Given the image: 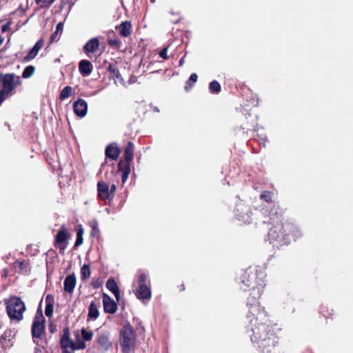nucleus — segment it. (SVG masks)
Masks as SVG:
<instances>
[{"label": "nucleus", "mask_w": 353, "mask_h": 353, "mask_svg": "<svg viewBox=\"0 0 353 353\" xmlns=\"http://www.w3.org/2000/svg\"><path fill=\"white\" fill-rule=\"evenodd\" d=\"M54 1L55 0H35L36 4L39 5L41 9L49 8Z\"/></svg>", "instance_id": "obj_34"}, {"label": "nucleus", "mask_w": 353, "mask_h": 353, "mask_svg": "<svg viewBox=\"0 0 353 353\" xmlns=\"http://www.w3.org/2000/svg\"><path fill=\"white\" fill-rule=\"evenodd\" d=\"M3 41V39L0 37V46L2 44Z\"/></svg>", "instance_id": "obj_50"}, {"label": "nucleus", "mask_w": 353, "mask_h": 353, "mask_svg": "<svg viewBox=\"0 0 353 353\" xmlns=\"http://www.w3.org/2000/svg\"><path fill=\"white\" fill-rule=\"evenodd\" d=\"M90 276V266L84 264L81 268V279L82 281L87 280Z\"/></svg>", "instance_id": "obj_33"}, {"label": "nucleus", "mask_w": 353, "mask_h": 353, "mask_svg": "<svg viewBox=\"0 0 353 353\" xmlns=\"http://www.w3.org/2000/svg\"><path fill=\"white\" fill-rule=\"evenodd\" d=\"M107 70L109 72L111 78H112L115 82L122 80L121 74L117 68V63H110Z\"/></svg>", "instance_id": "obj_27"}, {"label": "nucleus", "mask_w": 353, "mask_h": 353, "mask_svg": "<svg viewBox=\"0 0 353 353\" xmlns=\"http://www.w3.org/2000/svg\"><path fill=\"white\" fill-rule=\"evenodd\" d=\"M106 288L114 294L117 301L119 302L121 298L120 291L117 282L113 278L108 279L106 282Z\"/></svg>", "instance_id": "obj_25"}, {"label": "nucleus", "mask_w": 353, "mask_h": 353, "mask_svg": "<svg viewBox=\"0 0 353 353\" xmlns=\"http://www.w3.org/2000/svg\"><path fill=\"white\" fill-rule=\"evenodd\" d=\"M6 27L4 26L3 27V28H2V30H3V31H5V30H6Z\"/></svg>", "instance_id": "obj_52"}, {"label": "nucleus", "mask_w": 353, "mask_h": 353, "mask_svg": "<svg viewBox=\"0 0 353 353\" xmlns=\"http://www.w3.org/2000/svg\"><path fill=\"white\" fill-rule=\"evenodd\" d=\"M152 3H154L155 2V0H150Z\"/></svg>", "instance_id": "obj_53"}, {"label": "nucleus", "mask_w": 353, "mask_h": 353, "mask_svg": "<svg viewBox=\"0 0 353 353\" xmlns=\"http://www.w3.org/2000/svg\"><path fill=\"white\" fill-rule=\"evenodd\" d=\"M135 294L140 300L150 299L151 298L150 289L146 285H139Z\"/></svg>", "instance_id": "obj_22"}, {"label": "nucleus", "mask_w": 353, "mask_h": 353, "mask_svg": "<svg viewBox=\"0 0 353 353\" xmlns=\"http://www.w3.org/2000/svg\"><path fill=\"white\" fill-rule=\"evenodd\" d=\"M244 114V119L242 121L241 128L243 130L248 131H256L258 126V117L256 114L245 110Z\"/></svg>", "instance_id": "obj_10"}, {"label": "nucleus", "mask_w": 353, "mask_h": 353, "mask_svg": "<svg viewBox=\"0 0 353 353\" xmlns=\"http://www.w3.org/2000/svg\"><path fill=\"white\" fill-rule=\"evenodd\" d=\"M6 94L0 90V105L4 101Z\"/></svg>", "instance_id": "obj_47"}, {"label": "nucleus", "mask_w": 353, "mask_h": 353, "mask_svg": "<svg viewBox=\"0 0 353 353\" xmlns=\"http://www.w3.org/2000/svg\"><path fill=\"white\" fill-rule=\"evenodd\" d=\"M272 195L273 192L271 191H263L260 194V199L267 203H271L272 201Z\"/></svg>", "instance_id": "obj_38"}, {"label": "nucleus", "mask_w": 353, "mask_h": 353, "mask_svg": "<svg viewBox=\"0 0 353 353\" xmlns=\"http://www.w3.org/2000/svg\"><path fill=\"white\" fill-rule=\"evenodd\" d=\"M103 305L105 313L114 314L117 311V303L107 294H103Z\"/></svg>", "instance_id": "obj_13"}, {"label": "nucleus", "mask_w": 353, "mask_h": 353, "mask_svg": "<svg viewBox=\"0 0 353 353\" xmlns=\"http://www.w3.org/2000/svg\"><path fill=\"white\" fill-rule=\"evenodd\" d=\"M74 113L79 117L85 116L88 112V104L84 99H79L73 104Z\"/></svg>", "instance_id": "obj_18"}, {"label": "nucleus", "mask_w": 353, "mask_h": 353, "mask_svg": "<svg viewBox=\"0 0 353 353\" xmlns=\"http://www.w3.org/2000/svg\"><path fill=\"white\" fill-rule=\"evenodd\" d=\"M99 45L98 38H92L84 45L83 50L90 57V54H94L99 50Z\"/></svg>", "instance_id": "obj_20"}, {"label": "nucleus", "mask_w": 353, "mask_h": 353, "mask_svg": "<svg viewBox=\"0 0 353 353\" xmlns=\"http://www.w3.org/2000/svg\"><path fill=\"white\" fill-rule=\"evenodd\" d=\"M176 288H177V290L179 292H180L184 291L185 289V285H184L183 283H182L179 284V285H177Z\"/></svg>", "instance_id": "obj_48"}, {"label": "nucleus", "mask_w": 353, "mask_h": 353, "mask_svg": "<svg viewBox=\"0 0 353 353\" xmlns=\"http://www.w3.org/2000/svg\"><path fill=\"white\" fill-rule=\"evenodd\" d=\"M50 332H53L54 328H51V327H50Z\"/></svg>", "instance_id": "obj_55"}, {"label": "nucleus", "mask_w": 353, "mask_h": 353, "mask_svg": "<svg viewBox=\"0 0 353 353\" xmlns=\"http://www.w3.org/2000/svg\"><path fill=\"white\" fill-rule=\"evenodd\" d=\"M91 285L94 289H98L102 285V280L100 278H92Z\"/></svg>", "instance_id": "obj_41"}, {"label": "nucleus", "mask_w": 353, "mask_h": 353, "mask_svg": "<svg viewBox=\"0 0 353 353\" xmlns=\"http://www.w3.org/2000/svg\"><path fill=\"white\" fill-rule=\"evenodd\" d=\"M96 342L101 351H108L112 346V343L110 340V332H99L97 334Z\"/></svg>", "instance_id": "obj_11"}, {"label": "nucleus", "mask_w": 353, "mask_h": 353, "mask_svg": "<svg viewBox=\"0 0 353 353\" xmlns=\"http://www.w3.org/2000/svg\"><path fill=\"white\" fill-rule=\"evenodd\" d=\"M81 337L84 341H90L93 337V332L91 330H87L85 328L81 330Z\"/></svg>", "instance_id": "obj_39"}, {"label": "nucleus", "mask_w": 353, "mask_h": 353, "mask_svg": "<svg viewBox=\"0 0 353 353\" xmlns=\"http://www.w3.org/2000/svg\"><path fill=\"white\" fill-rule=\"evenodd\" d=\"M108 45L119 50L122 46V42L120 39L115 37L114 39L108 38L107 41Z\"/></svg>", "instance_id": "obj_35"}, {"label": "nucleus", "mask_w": 353, "mask_h": 353, "mask_svg": "<svg viewBox=\"0 0 353 353\" xmlns=\"http://www.w3.org/2000/svg\"><path fill=\"white\" fill-rule=\"evenodd\" d=\"M64 290L66 292L72 293L76 285V277L74 274L68 275L63 283Z\"/></svg>", "instance_id": "obj_24"}, {"label": "nucleus", "mask_w": 353, "mask_h": 353, "mask_svg": "<svg viewBox=\"0 0 353 353\" xmlns=\"http://www.w3.org/2000/svg\"><path fill=\"white\" fill-rule=\"evenodd\" d=\"M50 332H53L54 328H51V327H50Z\"/></svg>", "instance_id": "obj_54"}, {"label": "nucleus", "mask_w": 353, "mask_h": 353, "mask_svg": "<svg viewBox=\"0 0 353 353\" xmlns=\"http://www.w3.org/2000/svg\"><path fill=\"white\" fill-rule=\"evenodd\" d=\"M137 334L129 322L119 331V344L123 353H130L135 346Z\"/></svg>", "instance_id": "obj_4"}, {"label": "nucleus", "mask_w": 353, "mask_h": 353, "mask_svg": "<svg viewBox=\"0 0 353 353\" xmlns=\"http://www.w3.org/2000/svg\"><path fill=\"white\" fill-rule=\"evenodd\" d=\"M35 71V68L33 65H28L27 66L23 73H22V77L24 79H28L32 77Z\"/></svg>", "instance_id": "obj_36"}, {"label": "nucleus", "mask_w": 353, "mask_h": 353, "mask_svg": "<svg viewBox=\"0 0 353 353\" xmlns=\"http://www.w3.org/2000/svg\"><path fill=\"white\" fill-rule=\"evenodd\" d=\"M260 280H264L263 272L259 273L256 269L248 268L241 274L239 283L241 289L247 291L253 286H256Z\"/></svg>", "instance_id": "obj_7"}, {"label": "nucleus", "mask_w": 353, "mask_h": 353, "mask_svg": "<svg viewBox=\"0 0 353 353\" xmlns=\"http://www.w3.org/2000/svg\"><path fill=\"white\" fill-rule=\"evenodd\" d=\"M251 340L258 345L261 353H281L278 348L281 328L277 323L270 322L261 326L252 327Z\"/></svg>", "instance_id": "obj_2"}, {"label": "nucleus", "mask_w": 353, "mask_h": 353, "mask_svg": "<svg viewBox=\"0 0 353 353\" xmlns=\"http://www.w3.org/2000/svg\"><path fill=\"white\" fill-rule=\"evenodd\" d=\"M6 308L10 320L20 321L26 310L25 303L19 296H13L6 301Z\"/></svg>", "instance_id": "obj_5"}, {"label": "nucleus", "mask_w": 353, "mask_h": 353, "mask_svg": "<svg viewBox=\"0 0 353 353\" xmlns=\"http://www.w3.org/2000/svg\"><path fill=\"white\" fill-rule=\"evenodd\" d=\"M2 83V73L0 74V83Z\"/></svg>", "instance_id": "obj_51"}, {"label": "nucleus", "mask_w": 353, "mask_h": 353, "mask_svg": "<svg viewBox=\"0 0 353 353\" xmlns=\"http://www.w3.org/2000/svg\"><path fill=\"white\" fill-rule=\"evenodd\" d=\"M86 347L84 341H79L76 344L74 343L72 350H83Z\"/></svg>", "instance_id": "obj_42"}, {"label": "nucleus", "mask_w": 353, "mask_h": 353, "mask_svg": "<svg viewBox=\"0 0 353 353\" xmlns=\"http://www.w3.org/2000/svg\"><path fill=\"white\" fill-rule=\"evenodd\" d=\"M63 29V24L61 23H59L57 25V32H58L60 30H62Z\"/></svg>", "instance_id": "obj_49"}, {"label": "nucleus", "mask_w": 353, "mask_h": 353, "mask_svg": "<svg viewBox=\"0 0 353 353\" xmlns=\"http://www.w3.org/2000/svg\"><path fill=\"white\" fill-rule=\"evenodd\" d=\"M97 196L102 201L110 200L109 185L104 181L97 183Z\"/></svg>", "instance_id": "obj_16"}, {"label": "nucleus", "mask_w": 353, "mask_h": 353, "mask_svg": "<svg viewBox=\"0 0 353 353\" xmlns=\"http://www.w3.org/2000/svg\"><path fill=\"white\" fill-rule=\"evenodd\" d=\"M60 345L62 349L63 353L68 352V348L71 347L74 345V343L70 339V333L69 327H65L63 329V334L60 340Z\"/></svg>", "instance_id": "obj_14"}, {"label": "nucleus", "mask_w": 353, "mask_h": 353, "mask_svg": "<svg viewBox=\"0 0 353 353\" xmlns=\"http://www.w3.org/2000/svg\"><path fill=\"white\" fill-rule=\"evenodd\" d=\"M167 52H168V49L166 48L162 49L160 52H159V56L160 57H161L162 59H168V57L167 55Z\"/></svg>", "instance_id": "obj_45"}, {"label": "nucleus", "mask_w": 353, "mask_h": 353, "mask_svg": "<svg viewBox=\"0 0 353 353\" xmlns=\"http://www.w3.org/2000/svg\"><path fill=\"white\" fill-rule=\"evenodd\" d=\"M265 286V281L260 280L256 286L254 285L249 290H250V294L247 301V306L248 307L247 318L249 319L252 327L261 326V325H266L269 324L270 322H272L270 320L265 308L261 306L259 302Z\"/></svg>", "instance_id": "obj_3"}, {"label": "nucleus", "mask_w": 353, "mask_h": 353, "mask_svg": "<svg viewBox=\"0 0 353 353\" xmlns=\"http://www.w3.org/2000/svg\"><path fill=\"white\" fill-rule=\"evenodd\" d=\"M198 76L196 73H192L189 80L186 82V85L185 86V88L186 90H188L191 89L193 87V84L197 81Z\"/></svg>", "instance_id": "obj_37"}, {"label": "nucleus", "mask_w": 353, "mask_h": 353, "mask_svg": "<svg viewBox=\"0 0 353 353\" xmlns=\"http://www.w3.org/2000/svg\"><path fill=\"white\" fill-rule=\"evenodd\" d=\"M91 228H92L91 233H90L91 236L95 237V236H98V234L99 233V229L97 222H96V221L93 222L91 224Z\"/></svg>", "instance_id": "obj_40"}, {"label": "nucleus", "mask_w": 353, "mask_h": 353, "mask_svg": "<svg viewBox=\"0 0 353 353\" xmlns=\"http://www.w3.org/2000/svg\"><path fill=\"white\" fill-rule=\"evenodd\" d=\"M54 298L52 294H48L46 297L45 314L48 318L51 317L54 311Z\"/></svg>", "instance_id": "obj_26"}, {"label": "nucleus", "mask_w": 353, "mask_h": 353, "mask_svg": "<svg viewBox=\"0 0 353 353\" xmlns=\"http://www.w3.org/2000/svg\"><path fill=\"white\" fill-rule=\"evenodd\" d=\"M147 275L145 273H141L138 277L139 285H146Z\"/></svg>", "instance_id": "obj_43"}, {"label": "nucleus", "mask_w": 353, "mask_h": 353, "mask_svg": "<svg viewBox=\"0 0 353 353\" xmlns=\"http://www.w3.org/2000/svg\"><path fill=\"white\" fill-rule=\"evenodd\" d=\"M284 210L279 205L271 209L267 241L276 246L288 245L292 239L296 241L301 236L299 228L292 222L285 220Z\"/></svg>", "instance_id": "obj_1"}, {"label": "nucleus", "mask_w": 353, "mask_h": 353, "mask_svg": "<svg viewBox=\"0 0 353 353\" xmlns=\"http://www.w3.org/2000/svg\"><path fill=\"white\" fill-rule=\"evenodd\" d=\"M99 315L97 305L94 301H92L88 307V314L87 321L96 320Z\"/></svg>", "instance_id": "obj_28"}, {"label": "nucleus", "mask_w": 353, "mask_h": 353, "mask_svg": "<svg viewBox=\"0 0 353 353\" xmlns=\"http://www.w3.org/2000/svg\"><path fill=\"white\" fill-rule=\"evenodd\" d=\"M115 29L121 36L128 37L132 32V25L130 21H124L116 26Z\"/></svg>", "instance_id": "obj_17"}, {"label": "nucleus", "mask_w": 353, "mask_h": 353, "mask_svg": "<svg viewBox=\"0 0 353 353\" xmlns=\"http://www.w3.org/2000/svg\"><path fill=\"white\" fill-rule=\"evenodd\" d=\"M320 314L327 319H332L334 315V310L332 309H330L327 306H322L321 307Z\"/></svg>", "instance_id": "obj_30"}, {"label": "nucleus", "mask_w": 353, "mask_h": 353, "mask_svg": "<svg viewBox=\"0 0 353 353\" xmlns=\"http://www.w3.org/2000/svg\"><path fill=\"white\" fill-rule=\"evenodd\" d=\"M45 323L46 319L43 315V312L41 309L39 308L37 310L32 325L31 332L33 339H40L44 334Z\"/></svg>", "instance_id": "obj_9"}, {"label": "nucleus", "mask_w": 353, "mask_h": 353, "mask_svg": "<svg viewBox=\"0 0 353 353\" xmlns=\"http://www.w3.org/2000/svg\"><path fill=\"white\" fill-rule=\"evenodd\" d=\"M116 190H117V187H116L115 184H112V185H111L110 187H109V192H110V200L113 199V198L114 196V194H115Z\"/></svg>", "instance_id": "obj_44"}, {"label": "nucleus", "mask_w": 353, "mask_h": 353, "mask_svg": "<svg viewBox=\"0 0 353 353\" xmlns=\"http://www.w3.org/2000/svg\"><path fill=\"white\" fill-rule=\"evenodd\" d=\"M209 90L212 94L219 93L221 90L220 83L216 80L212 81L209 84Z\"/></svg>", "instance_id": "obj_32"}, {"label": "nucleus", "mask_w": 353, "mask_h": 353, "mask_svg": "<svg viewBox=\"0 0 353 353\" xmlns=\"http://www.w3.org/2000/svg\"><path fill=\"white\" fill-rule=\"evenodd\" d=\"M76 231H77V239H76V241L74 243V247L77 248V247L80 246L81 245H82L83 242V235L84 233V230H83V226L81 225H78L77 227L76 228Z\"/></svg>", "instance_id": "obj_29"}, {"label": "nucleus", "mask_w": 353, "mask_h": 353, "mask_svg": "<svg viewBox=\"0 0 353 353\" xmlns=\"http://www.w3.org/2000/svg\"><path fill=\"white\" fill-rule=\"evenodd\" d=\"M44 40L40 39L37 41L33 48L28 52V54L23 58L24 62H28L36 57L39 51L43 48Z\"/></svg>", "instance_id": "obj_21"}, {"label": "nucleus", "mask_w": 353, "mask_h": 353, "mask_svg": "<svg viewBox=\"0 0 353 353\" xmlns=\"http://www.w3.org/2000/svg\"><path fill=\"white\" fill-rule=\"evenodd\" d=\"M22 81L21 77L15 75L14 73H2V87L1 90L6 96L12 94L14 89L21 85Z\"/></svg>", "instance_id": "obj_8"}, {"label": "nucleus", "mask_w": 353, "mask_h": 353, "mask_svg": "<svg viewBox=\"0 0 353 353\" xmlns=\"http://www.w3.org/2000/svg\"><path fill=\"white\" fill-rule=\"evenodd\" d=\"M57 32H54V33L50 36V43H53V42L56 40L57 37Z\"/></svg>", "instance_id": "obj_46"}, {"label": "nucleus", "mask_w": 353, "mask_h": 353, "mask_svg": "<svg viewBox=\"0 0 353 353\" xmlns=\"http://www.w3.org/2000/svg\"><path fill=\"white\" fill-rule=\"evenodd\" d=\"M121 153V150L115 143H110L105 150V154L107 158L113 161L117 160Z\"/></svg>", "instance_id": "obj_19"}, {"label": "nucleus", "mask_w": 353, "mask_h": 353, "mask_svg": "<svg viewBox=\"0 0 353 353\" xmlns=\"http://www.w3.org/2000/svg\"><path fill=\"white\" fill-rule=\"evenodd\" d=\"M73 93V89L72 87L67 85L61 91L59 94V99L64 100L70 97Z\"/></svg>", "instance_id": "obj_31"}, {"label": "nucleus", "mask_w": 353, "mask_h": 353, "mask_svg": "<svg viewBox=\"0 0 353 353\" xmlns=\"http://www.w3.org/2000/svg\"><path fill=\"white\" fill-rule=\"evenodd\" d=\"M12 268L16 272L23 274H30L31 272V263L30 260H16L12 263Z\"/></svg>", "instance_id": "obj_12"}, {"label": "nucleus", "mask_w": 353, "mask_h": 353, "mask_svg": "<svg viewBox=\"0 0 353 353\" xmlns=\"http://www.w3.org/2000/svg\"><path fill=\"white\" fill-rule=\"evenodd\" d=\"M92 65L88 60H81L79 63V72L84 77L88 76L92 71Z\"/></svg>", "instance_id": "obj_23"}, {"label": "nucleus", "mask_w": 353, "mask_h": 353, "mask_svg": "<svg viewBox=\"0 0 353 353\" xmlns=\"http://www.w3.org/2000/svg\"><path fill=\"white\" fill-rule=\"evenodd\" d=\"M70 237V234L67 232V229L65 225H62L61 226V229L58 231L56 234L54 239V246L57 245H61L65 242L67 239ZM65 245L61 246L59 245L60 252L61 253V250H64Z\"/></svg>", "instance_id": "obj_15"}, {"label": "nucleus", "mask_w": 353, "mask_h": 353, "mask_svg": "<svg viewBox=\"0 0 353 353\" xmlns=\"http://www.w3.org/2000/svg\"><path fill=\"white\" fill-rule=\"evenodd\" d=\"M134 145L132 141H128L124 149L125 160H120L118 163V170L121 172L122 183H124L130 173V163L134 158Z\"/></svg>", "instance_id": "obj_6"}]
</instances>
